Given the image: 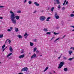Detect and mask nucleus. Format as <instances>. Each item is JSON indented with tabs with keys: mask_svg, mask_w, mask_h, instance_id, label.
<instances>
[{
	"mask_svg": "<svg viewBox=\"0 0 74 74\" xmlns=\"http://www.w3.org/2000/svg\"><path fill=\"white\" fill-rule=\"evenodd\" d=\"M65 36H66V35H65L63 37V38H64V37H65Z\"/></svg>",
	"mask_w": 74,
	"mask_h": 74,
	"instance_id": "nucleus-57",
	"label": "nucleus"
},
{
	"mask_svg": "<svg viewBox=\"0 0 74 74\" xmlns=\"http://www.w3.org/2000/svg\"><path fill=\"white\" fill-rule=\"evenodd\" d=\"M49 10V8H48V9H47V10Z\"/></svg>",
	"mask_w": 74,
	"mask_h": 74,
	"instance_id": "nucleus-56",
	"label": "nucleus"
},
{
	"mask_svg": "<svg viewBox=\"0 0 74 74\" xmlns=\"http://www.w3.org/2000/svg\"><path fill=\"white\" fill-rule=\"evenodd\" d=\"M29 55H30L31 54V53H29Z\"/></svg>",
	"mask_w": 74,
	"mask_h": 74,
	"instance_id": "nucleus-60",
	"label": "nucleus"
},
{
	"mask_svg": "<svg viewBox=\"0 0 74 74\" xmlns=\"http://www.w3.org/2000/svg\"><path fill=\"white\" fill-rule=\"evenodd\" d=\"M74 59V58H69L68 59V60H70V61H71V60H72V59Z\"/></svg>",
	"mask_w": 74,
	"mask_h": 74,
	"instance_id": "nucleus-19",
	"label": "nucleus"
},
{
	"mask_svg": "<svg viewBox=\"0 0 74 74\" xmlns=\"http://www.w3.org/2000/svg\"><path fill=\"white\" fill-rule=\"evenodd\" d=\"M21 11L18 10L17 11V13H21Z\"/></svg>",
	"mask_w": 74,
	"mask_h": 74,
	"instance_id": "nucleus-30",
	"label": "nucleus"
},
{
	"mask_svg": "<svg viewBox=\"0 0 74 74\" xmlns=\"http://www.w3.org/2000/svg\"><path fill=\"white\" fill-rule=\"evenodd\" d=\"M27 33H26L24 35V36H27Z\"/></svg>",
	"mask_w": 74,
	"mask_h": 74,
	"instance_id": "nucleus-33",
	"label": "nucleus"
},
{
	"mask_svg": "<svg viewBox=\"0 0 74 74\" xmlns=\"http://www.w3.org/2000/svg\"><path fill=\"white\" fill-rule=\"evenodd\" d=\"M49 68L48 67H46V68L44 70V71L45 72L46 71H47L48 69Z\"/></svg>",
	"mask_w": 74,
	"mask_h": 74,
	"instance_id": "nucleus-11",
	"label": "nucleus"
},
{
	"mask_svg": "<svg viewBox=\"0 0 74 74\" xmlns=\"http://www.w3.org/2000/svg\"><path fill=\"white\" fill-rule=\"evenodd\" d=\"M36 50H37V48L36 47H35L34 48V52H35V51H36Z\"/></svg>",
	"mask_w": 74,
	"mask_h": 74,
	"instance_id": "nucleus-24",
	"label": "nucleus"
},
{
	"mask_svg": "<svg viewBox=\"0 0 74 74\" xmlns=\"http://www.w3.org/2000/svg\"><path fill=\"white\" fill-rule=\"evenodd\" d=\"M3 7H4V6H0V8H3Z\"/></svg>",
	"mask_w": 74,
	"mask_h": 74,
	"instance_id": "nucleus-40",
	"label": "nucleus"
},
{
	"mask_svg": "<svg viewBox=\"0 0 74 74\" xmlns=\"http://www.w3.org/2000/svg\"><path fill=\"white\" fill-rule=\"evenodd\" d=\"M8 32H10L11 30L10 29H8Z\"/></svg>",
	"mask_w": 74,
	"mask_h": 74,
	"instance_id": "nucleus-38",
	"label": "nucleus"
},
{
	"mask_svg": "<svg viewBox=\"0 0 74 74\" xmlns=\"http://www.w3.org/2000/svg\"><path fill=\"white\" fill-rule=\"evenodd\" d=\"M56 1L57 2V3L58 4H60V2H59V0H56Z\"/></svg>",
	"mask_w": 74,
	"mask_h": 74,
	"instance_id": "nucleus-12",
	"label": "nucleus"
},
{
	"mask_svg": "<svg viewBox=\"0 0 74 74\" xmlns=\"http://www.w3.org/2000/svg\"><path fill=\"white\" fill-rule=\"evenodd\" d=\"M33 41H34V42H37V39H34Z\"/></svg>",
	"mask_w": 74,
	"mask_h": 74,
	"instance_id": "nucleus-32",
	"label": "nucleus"
},
{
	"mask_svg": "<svg viewBox=\"0 0 74 74\" xmlns=\"http://www.w3.org/2000/svg\"><path fill=\"white\" fill-rule=\"evenodd\" d=\"M68 4V1L66 2L65 4Z\"/></svg>",
	"mask_w": 74,
	"mask_h": 74,
	"instance_id": "nucleus-44",
	"label": "nucleus"
},
{
	"mask_svg": "<svg viewBox=\"0 0 74 74\" xmlns=\"http://www.w3.org/2000/svg\"><path fill=\"white\" fill-rule=\"evenodd\" d=\"M53 10H54V7L52 8L51 10V11H52V12H53Z\"/></svg>",
	"mask_w": 74,
	"mask_h": 74,
	"instance_id": "nucleus-22",
	"label": "nucleus"
},
{
	"mask_svg": "<svg viewBox=\"0 0 74 74\" xmlns=\"http://www.w3.org/2000/svg\"><path fill=\"white\" fill-rule=\"evenodd\" d=\"M60 38H59L57 39H56L54 41V42H56V41H57V40H59V39Z\"/></svg>",
	"mask_w": 74,
	"mask_h": 74,
	"instance_id": "nucleus-29",
	"label": "nucleus"
},
{
	"mask_svg": "<svg viewBox=\"0 0 74 74\" xmlns=\"http://www.w3.org/2000/svg\"><path fill=\"white\" fill-rule=\"evenodd\" d=\"M73 13H74V11H73Z\"/></svg>",
	"mask_w": 74,
	"mask_h": 74,
	"instance_id": "nucleus-64",
	"label": "nucleus"
},
{
	"mask_svg": "<svg viewBox=\"0 0 74 74\" xmlns=\"http://www.w3.org/2000/svg\"><path fill=\"white\" fill-rule=\"evenodd\" d=\"M59 34V33H56V34Z\"/></svg>",
	"mask_w": 74,
	"mask_h": 74,
	"instance_id": "nucleus-53",
	"label": "nucleus"
},
{
	"mask_svg": "<svg viewBox=\"0 0 74 74\" xmlns=\"http://www.w3.org/2000/svg\"><path fill=\"white\" fill-rule=\"evenodd\" d=\"M44 30L45 32H47L48 31V29H47V28H44L43 29Z\"/></svg>",
	"mask_w": 74,
	"mask_h": 74,
	"instance_id": "nucleus-16",
	"label": "nucleus"
},
{
	"mask_svg": "<svg viewBox=\"0 0 74 74\" xmlns=\"http://www.w3.org/2000/svg\"><path fill=\"white\" fill-rule=\"evenodd\" d=\"M9 50H10V52H12V51L13 50V49H12V47H11V46H10V47Z\"/></svg>",
	"mask_w": 74,
	"mask_h": 74,
	"instance_id": "nucleus-10",
	"label": "nucleus"
},
{
	"mask_svg": "<svg viewBox=\"0 0 74 74\" xmlns=\"http://www.w3.org/2000/svg\"><path fill=\"white\" fill-rule=\"evenodd\" d=\"M32 1H29L28 2V3L29 4H32Z\"/></svg>",
	"mask_w": 74,
	"mask_h": 74,
	"instance_id": "nucleus-27",
	"label": "nucleus"
},
{
	"mask_svg": "<svg viewBox=\"0 0 74 74\" xmlns=\"http://www.w3.org/2000/svg\"><path fill=\"white\" fill-rule=\"evenodd\" d=\"M30 46H33V45H34V44L33 42H30Z\"/></svg>",
	"mask_w": 74,
	"mask_h": 74,
	"instance_id": "nucleus-17",
	"label": "nucleus"
},
{
	"mask_svg": "<svg viewBox=\"0 0 74 74\" xmlns=\"http://www.w3.org/2000/svg\"><path fill=\"white\" fill-rule=\"evenodd\" d=\"M58 14H57V13H56L55 14V18L57 19H58L59 18V15H57Z\"/></svg>",
	"mask_w": 74,
	"mask_h": 74,
	"instance_id": "nucleus-5",
	"label": "nucleus"
},
{
	"mask_svg": "<svg viewBox=\"0 0 74 74\" xmlns=\"http://www.w3.org/2000/svg\"><path fill=\"white\" fill-rule=\"evenodd\" d=\"M11 55H12V53H10L7 56V58H8V57H9V56H11Z\"/></svg>",
	"mask_w": 74,
	"mask_h": 74,
	"instance_id": "nucleus-14",
	"label": "nucleus"
},
{
	"mask_svg": "<svg viewBox=\"0 0 74 74\" xmlns=\"http://www.w3.org/2000/svg\"><path fill=\"white\" fill-rule=\"evenodd\" d=\"M36 11H34V14H35V13H36Z\"/></svg>",
	"mask_w": 74,
	"mask_h": 74,
	"instance_id": "nucleus-52",
	"label": "nucleus"
},
{
	"mask_svg": "<svg viewBox=\"0 0 74 74\" xmlns=\"http://www.w3.org/2000/svg\"><path fill=\"white\" fill-rule=\"evenodd\" d=\"M0 19H3V18L2 17L0 16Z\"/></svg>",
	"mask_w": 74,
	"mask_h": 74,
	"instance_id": "nucleus-34",
	"label": "nucleus"
},
{
	"mask_svg": "<svg viewBox=\"0 0 74 74\" xmlns=\"http://www.w3.org/2000/svg\"><path fill=\"white\" fill-rule=\"evenodd\" d=\"M8 42L9 43V44H10L11 42V41L10 40H9Z\"/></svg>",
	"mask_w": 74,
	"mask_h": 74,
	"instance_id": "nucleus-31",
	"label": "nucleus"
},
{
	"mask_svg": "<svg viewBox=\"0 0 74 74\" xmlns=\"http://www.w3.org/2000/svg\"><path fill=\"white\" fill-rule=\"evenodd\" d=\"M34 4L36 5V6H39L40 5V4H38V3L36 2H34Z\"/></svg>",
	"mask_w": 74,
	"mask_h": 74,
	"instance_id": "nucleus-9",
	"label": "nucleus"
},
{
	"mask_svg": "<svg viewBox=\"0 0 74 74\" xmlns=\"http://www.w3.org/2000/svg\"><path fill=\"white\" fill-rule=\"evenodd\" d=\"M26 1H27V0H25L24 1V3H26Z\"/></svg>",
	"mask_w": 74,
	"mask_h": 74,
	"instance_id": "nucleus-49",
	"label": "nucleus"
},
{
	"mask_svg": "<svg viewBox=\"0 0 74 74\" xmlns=\"http://www.w3.org/2000/svg\"><path fill=\"white\" fill-rule=\"evenodd\" d=\"M64 71H67V68H64Z\"/></svg>",
	"mask_w": 74,
	"mask_h": 74,
	"instance_id": "nucleus-20",
	"label": "nucleus"
},
{
	"mask_svg": "<svg viewBox=\"0 0 74 74\" xmlns=\"http://www.w3.org/2000/svg\"><path fill=\"white\" fill-rule=\"evenodd\" d=\"M18 38H22V36L20 35H18Z\"/></svg>",
	"mask_w": 74,
	"mask_h": 74,
	"instance_id": "nucleus-26",
	"label": "nucleus"
},
{
	"mask_svg": "<svg viewBox=\"0 0 74 74\" xmlns=\"http://www.w3.org/2000/svg\"><path fill=\"white\" fill-rule=\"evenodd\" d=\"M69 52L70 55H71V53H73V51H69Z\"/></svg>",
	"mask_w": 74,
	"mask_h": 74,
	"instance_id": "nucleus-21",
	"label": "nucleus"
},
{
	"mask_svg": "<svg viewBox=\"0 0 74 74\" xmlns=\"http://www.w3.org/2000/svg\"><path fill=\"white\" fill-rule=\"evenodd\" d=\"M45 19H46V18L44 16H41L39 18L40 20L41 21H45Z\"/></svg>",
	"mask_w": 74,
	"mask_h": 74,
	"instance_id": "nucleus-3",
	"label": "nucleus"
},
{
	"mask_svg": "<svg viewBox=\"0 0 74 74\" xmlns=\"http://www.w3.org/2000/svg\"><path fill=\"white\" fill-rule=\"evenodd\" d=\"M66 0H65V1H64V3H66Z\"/></svg>",
	"mask_w": 74,
	"mask_h": 74,
	"instance_id": "nucleus-48",
	"label": "nucleus"
},
{
	"mask_svg": "<svg viewBox=\"0 0 74 74\" xmlns=\"http://www.w3.org/2000/svg\"><path fill=\"white\" fill-rule=\"evenodd\" d=\"M61 56H60V57H59L58 58V59H60V58H61Z\"/></svg>",
	"mask_w": 74,
	"mask_h": 74,
	"instance_id": "nucleus-42",
	"label": "nucleus"
},
{
	"mask_svg": "<svg viewBox=\"0 0 74 74\" xmlns=\"http://www.w3.org/2000/svg\"><path fill=\"white\" fill-rule=\"evenodd\" d=\"M3 49V52L4 51V50H5V49L4 48V49Z\"/></svg>",
	"mask_w": 74,
	"mask_h": 74,
	"instance_id": "nucleus-51",
	"label": "nucleus"
},
{
	"mask_svg": "<svg viewBox=\"0 0 74 74\" xmlns=\"http://www.w3.org/2000/svg\"><path fill=\"white\" fill-rule=\"evenodd\" d=\"M24 56H25V55L24 54H23L19 56V58L20 59H21V58H24Z\"/></svg>",
	"mask_w": 74,
	"mask_h": 74,
	"instance_id": "nucleus-7",
	"label": "nucleus"
},
{
	"mask_svg": "<svg viewBox=\"0 0 74 74\" xmlns=\"http://www.w3.org/2000/svg\"><path fill=\"white\" fill-rule=\"evenodd\" d=\"M72 32L74 31V29H73V30H72Z\"/></svg>",
	"mask_w": 74,
	"mask_h": 74,
	"instance_id": "nucleus-63",
	"label": "nucleus"
},
{
	"mask_svg": "<svg viewBox=\"0 0 74 74\" xmlns=\"http://www.w3.org/2000/svg\"><path fill=\"white\" fill-rule=\"evenodd\" d=\"M19 31V29H18V28H17L15 29V32H18Z\"/></svg>",
	"mask_w": 74,
	"mask_h": 74,
	"instance_id": "nucleus-18",
	"label": "nucleus"
},
{
	"mask_svg": "<svg viewBox=\"0 0 74 74\" xmlns=\"http://www.w3.org/2000/svg\"><path fill=\"white\" fill-rule=\"evenodd\" d=\"M61 7L60 5H59L58 7V8H60Z\"/></svg>",
	"mask_w": 74,
	"mask_h": 74,
	"instance_id": "nucleus-36",
	"label": "nucleus"
},
{
	"mask_svg": "<svg viewBox=\"0 0 74 74\" xmlns=\"http://www.w3.org/2000/svg\"><path fill=\"white\" fill-rule=\"evenodd\" d=\"M3 37V34H0V38H1Z\"/></svg>",
	"mask_w": 74,
	"mask_h": 74,
	"instance_id": "nucleus-15",
	"label": "nucleus"
},
{
	"mask_svg": "<svg viewBox=\"0 0 74 74\" xmlns=\"http://www.w3.org/2000/svg\"><path fill=\"white\" fill-rule=\"evenodd\" d=\"M39 52V51H38V50H36V53H38Z\"/></svg>",
	"mask_w": 74,
	"mask_h": 74,
	"instance_id": "nucleus-45",
	"label": "nucleus"
},
{
	"mask_svg": "<svg viewBox=\"0 0 74 74\" xmlns=\"http://www.w3.org/2000/svg\"><path fill=\"white\" fill-rule=\"evenodd\" d=\"M70 16L71 17H73V16H74V14H71L70 15Z\"/></svg>",
	"mask_w": 74,
	"mask_h": 74,
	"instance_id": "nucleus-25",
	"label": "nucleus"
},
{
	"mask_svg": "<svg viewBox=\"0 0 74 74\" xmlns=\"http://www.w3.org/2000/svg\"><path fill=\"white\" fill-rule=\"evenodd\" d=\"M63 5H65V3H64V2L63 3Z\"/></svg>",
	"mask_w": 74,
	"mask_h": 74,
	"instance_id": "nucleus-50",
	"label": "nucleus"
},
{
	"mask_svg": "<svg viewBox=\"0 0 74 74\" xmlns=\"http://www.w3.org/2000/svg\"><path fill=\"white\" fill-rule=\"evenodd\" d=\"M10 30H12L13 28H12V27H10Z\"/></svg>",
	"mask_w": 74,
	"mask_h": 74,
	"instance_id": "nucleus-35",
	"label": "nucleus"
},
{
	"mask_svg": "<svg viewBox=\"0 0 74 74\" xmlns=\"http://www.w3.org/2000/svg\"><path fill=\"white\" fill-rule=\"evenodd\" d=\"M46 34H49V35H51V32H48L46 33Z\"/></svg>",
	"mask_w": 74,
	"mask_h": 74,
	"instance_id": "nucleus-28",
	"label": "nucleus"
},
{
	"mask_svg": "<svg viewBox=\"0 0 74 74\" xmlns=\"http://www.w3.org/2000/svg\"><path fill=\"white\" fill-rule=\"evenodd\" d=\"M49 74H52V73L50 72L49 73Z\"/></svg>",
	"mask_w": 74,
	"mask_h": 74,
	"instance_id": "nucleus-58",
	"label": "nucleus"
},
{
	"mask_svg": "<svg viewBox=\"0 0 74 74\" xmlns=\"http://www.w3.org/2000/svg\"><path fill=\"white\" fill-rule=\"evenodd\" d=\"M10 14H12L10 16L11 21H12L13 23L15 24L16 23V20L15 19V14L14 13V12H12L11 10L10 11Z\"/></svg>",
	"mask_w": 74,
	"mask_h": 74,
	"instance_id": "nucleus-1",
	"label": "nucleus"
},
{
	"mask_svg": "<svg viewBox=\"0 0 74 74\" xmlns=\"http://www.w3.org/2000/svg\"><path fill=\"white\" fill-rule=\"evenodd\" d=\"M23 74V73H18V74Z\"/></svg>",
	"mask_w": 74,
	"mask_h": 74,
	"instance_id": "nucleus-43",
	"label": "nucleus"
},
{
	"mask_svg": "<svg viewBox=\"0 0 74 74\" xmlns=\"http://www.w3.org/2000/svg\"><path fill=\"white\" fill-rule=\"evenodd\" d=\"M54 34H55V35H56V33L55 32H54Z\"/></svg>",
	"mask_w": 74,
	"mask_h": 74,
	"instance_id": "nucleus-41",
	"label": "nucleus"
},
{
	"mask_svg": "<svg viewBox=\"0 0 74 74\" xmlns=\"http://www.w3.org/2000/svg\"><path fill=\"white\" fill-rule=\"evenodd\" d=\"M73 48V47H71L70 49H72Z\"/></svg>",
	"mask_w": 74,
	"mask_h": 74,
	"instance_id": "nucleus-55",
	"label": "nucleus"
},
{
	"mask_svg": "<svg viewBox=\"0 0 74 74\" xmlns=\"http://www.w3.org/2000/svg\"><path fill=\"white\" fill-rule=\"evenodd\" d=\"M7 40H6V41H5V43H7Z\"/></svg>",
	"mask_w": 74,
	"mask_h": 74,
	"instance_id": "nucleus-59",
	"label": "nucleus"
},
{
	"mask_svg": "<svg viewBox=\"0 0 74 74\" xmlns=\"http://www.w3.org/2000/svg\"><path fill=\"white\" fill-rule=\"evenodd\" d=\"M71 27H73V28H74V26H71Z\"/></svg>",
	"mask_w": 74,
	"mask_h": 74,
	"instance_id": "nucleus-47",
	"label": "nucleus"
},
{
	"mask_svg": "<svg viewBox=\"0 0 74 74\" xmlns=\"http://www.w3.org/2000/svg\"><path fill=\"white\" fill-rule=\"evenodd\" d=\"M36 58V54L35 53H34L33 55L31 57V59H33V58Z\"/></svg>",
	"mask_w": 74,
	"mask_h": 74,
	"instance_id": "nucleus-6",
	"label": "nucleus"
},
{
	"mask_svg": "<svg viewBox=\"0 0 74 74\" xmlns=\"http://www.w3.org/2000/svg\"><path fill=\"white\" fill-rule=\"evenodd\" d=\"M4 47H5V45H4L2 47V49H4Z\"/></svg>",
	"mask_w": 74,
	"mask_h": 74,
	"instance_id": "nucleus-23",
	"label": "nucleus"
},
{
	"mask_svg": "<svg viewBox=\"0 0 74 74\" xmlns=\"http://www.w3.org/2000/svg\"><path fill=\"white\" fill-rule=\"evenodd\" d=\"M23 53V51L21 52V53Z\"/></svg>",
	"mask_w": 74,
	"mask_h": 74,
	"instance_id": "nucleus-54",
	"label": "nucleus"
},
{
	"mask_svg": "<svg viewBox=\"0 0 74 74\" xmlns=\"http://www.w3.org/2000/svg\"><path fill=\"white\" fill-rule=\"evenodd\" d=\"M64 9H65V8H64V7L62 8V10H64Z\"/></svg>",
	"mask_w": 74,
	"mask_h": 74,
	"instance_id": "nucleus-39",
	"label": "nucleus"
},
{
	"mask_svg": "<svg viewBox=\"0 0 74 74\" xmlns=\"http://www.w3.org/2000/svg\"><path fill=\"white\" fill-rule=\"evenodd\" d=\"M28 70V68L27 67L23 68L21 69L22 71H27Z\"/></svg>",
	"mask_w": 74,
	"mask_h": 74,
	"instance_id": "nucleus-4",
	"label": "nucleus"
},
{
	"mask_svg": "<svg viewBox=\"0 0 74 74\" xmlns=\"http://www.w3.org/2000/svg\"><path fill=\"white\" fill-rule=\"evenodd\" d=\"M53 38H54V37H52L51 39V40H53Z\"/></svg>",
	"mask_w": 74,
	"mask_h": 74,
	"instance_id": "nucleus-37",
	"label": "nucleus"
},
{
	"mask_svg": "<svg viewBox=\"0 0 74 74\" xmlns=\"http://www.w3.org/2000/svg\"><path fill=\"white\" fill-rule=\"evenodd\" d=\"M64 64V63L63 62H60V64H59V66L58 67V69H61L62 67L63 66Z\"/></svg>",
	"mask_w": 74,
	"mask_h": 74,
	"instance_id": "nucleus-2",
	"label": "nucleus"
},
{
	"mask_svg": "<svg viewBox=\"0 0 74 74\" xmlns=\"http://www.w3.org/2000/svg\"><path fill=\"white\" fill-rule=\"evenodd\" d=\"M54 73H55V74H56V72H55V71H54Z\"/></svg>",
	"mask_w": 74,
	"mask_h": 74,
	"instance_id": "nucleus-61",
	"label": "nucleus"
},
{
	"mask_svg": "<svg viewBox=\"0 0 74 74\" xmlns=\"http://www.w3.org/2000/svg\"><path fill=\"white\" fill-rule=\"evenodd\" d=\"M64 59H66V57H64Z\"/></svg>",
	"mask_w": 74,
	"mask_h": 74,
	"instance_id": "nucleus-46",
	"label": "nucleus"
},
{
	"mask_svg": "<svg viewBox=\"0 0 74 74\" xmlns=\"http://www.w3.org/2000/svg\"><path fill=\"white\" fill-rule=\"evenodd\" d=\"M49 19H51L50 17H49L47 18V19L46 20V21H49Z\"/></svg>",
	"mask_w": 74,
	"mask_h": 74,
	"instance_id": "nucleus-13",
	"label": "nucleus"
},
{
	"mask_svg": "<svg viewBox=\"0 0 74 74\" xmlns=\"http://www.w3.org/2000/svg\"><path fill=\"white\" fill-rule=\"evenodd\" d=\"M73 50H74V47L73 49Z\"/></svg>",
	"mask_w": 74,
	"mask_h": 74,
	"instance_id": "nucleus-62",
	"label": "nucleus"
},
{
	"mask_svg": "<svg viewBox=\"0 0 74 74\" xmlns=\"http://www.w3.org/2000/svg\"><path fill=\"white\" fill-rule=\"evenodd\" d=\"M19 18H20V16H15V18L17 20H18V19H19Z\"/></svg>",
	"mask_w": 74,
	"mask_h": 74,
	"instance_id": "nucleus-8",
	"label": "nucleus"
}]
</instances>
